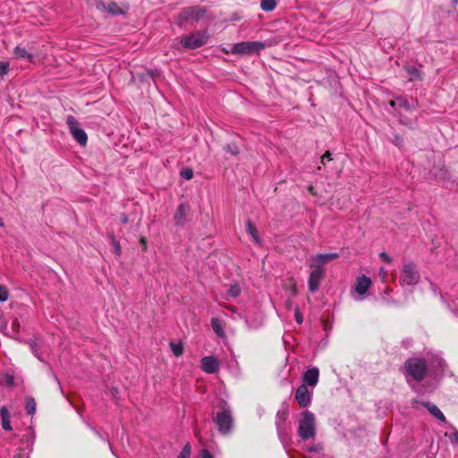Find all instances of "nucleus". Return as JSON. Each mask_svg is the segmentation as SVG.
<instances>
[{
  "instance_id": "1",
  "label": "nucleus",
  "mask_w": 458,
  "mask_h": 458,
  "mask_svg": "<svg viewBox=\"0 0 458 458\" xmlns=\"http://www.w3.org/2000/svg\"><path fill=\"white\" fill-rule=\"evenodd\" d=\"M213 420L220 434L229 435L232 433L233 428V418L232 411L226 403H224L220 407V410L213 417Z\"/></svg>"
},
{
  "instance_id": "2",
  "label": "nucleus",
  "mask_w": 458,
  "mask_h": 458,
  "mask_svg": "<svg viewBox=\"0 0 458 458\" xmlns=\"http://www.w3.org/2000/svg\"><path fill=\"white\" fill-rule=\"evenodd\" d=\"M298 436L302 440H309L314 438L316 436V419L315 415L310 411H305L301 413V418L299 420Z\"/></svg>"
},
{
  "instance_id": "3",
  "label": "nucleus",
  "mask_w": 458,
  "mask_h": 458,
  "mask_svg": "<svg viewBox=\"0 0 458 458\" xmlns=\"http://www.w3.org/2000/svg\"><path fill=\"white\" fill-rule=\"evenodd\" d=\"M405 370L407 376L411 377L417 382H420L424 379L426 375V361L419 358H411L405 362Z\"/></svg>"
},
{
  "instance_id": "4",
  "label": "nucleus",
  "mask_w": 458,
  "mask_h": 458,
  "mask_svg": "<svg viewBox=\"0 0 458 458\" xmlns=\"http://www.w3.org/2000/svg\"><path fill=\"white\" fill-rule=\"evenodd\" d=\"M206 14V9L201 6H189L181 11L178 21L181 26L184 22L194 23L202 19Z\"/></svg>"
},
{
  "instance_id": "5",
  "label": "nucleus",
  "mask_w": 458,
  "mask_h": 458,
  "mask_svg": "<svg viewBox=\"0 0 458 458\" xmlns=\"http://www.w3.org/2000/svg\"><path fill=\"white\" fill-rule=\"evenodd\" d=\"M266 47V45L262 42L258 41H245V42H240L233 44L232 46V49L230 50L233 54L237 55H250L254 53H259L260 50L264 49ZM226 53H229V51H226Z\"/></svg>"
},
{
  "instance_id": "6",
  "label": "nucleus",
  "mask_w": 458,
  "mask_h": 458,
  "mask_svg": "<svg viewBox=\"0 0 458 458\" xmlns=\"http://www.w3.org/2000/svg\"><path fill=\"white\" fill-rule=\"evenodd\" d=\"M399 280L402 285H415L419 283L420 274L413 262H406L403 265Z\"/></svg>"
},
{
  "instance_id": "7",
  "label": "nucleus",
  "mask_w": 458,
  "mask_h": 458,
  "mask_svg": "<svg viewBox=\"0 0 458 458\" xmlns=\"http://www.w3.org/2000/svg\"><path fill=\"white\" fill-rule=\"evenodd\" d=\"M208 35L206 32L195 31L191 35L183 36L181 39L185 48L196 49L207 44Z\"/></svg>"
},
{
  "instance_id": "8",
  "label": "nucleus",
  "mask_w": 458,
  "mask_h": 458,
  "mask_svg": "<svg viewBox=\"0 0 458 458\" xmlns=\"http://www.w3.org/2000/svg\"><path fill=\"white\" fill-rule=\"evenodd\" d=\"M66 123L73 139L81 146H85L88 141V136L83 129L80 127L79 122L72 115H68Z\"/></svg>"
},
{
  "instance_id": "9",
  "label": "nucleus",
  "mask_w": 458,
  "mask_h": 458,
  "mask_svg": "<svg viewBox=\"0 0 458 458\" xmlns=\"http://www.w3.org/2000/svg\"><path fill=\"white\" fill-rule=\"evenodd\" d=\"M339 257L338 253H327V254H318L310 258V267L312 270H319L321 273H324V266L325 264L337 259Z\"/></svg>"
},
{
  "instance_id": "10",
  "label": "nucleus",
  "mask_w": 458,
  "mask_h": 458,
  "mask_svg": "<svg viewBox=\"0 0 458 458\" xmlns=\"http://www.w3.org/2000/svg\"><path fill=\"white\" fill-rule=\"evenodd\" d=\"M311 394L305 384H301L295 392V399L301 408L308 407L311 403Z\"/></svg>"
},
{
  "instance_id": "11",
  "label": "nucleus",
  "mask_w": 458,
  "mask_h": 458,
  "mask_svg": "<svg viewBox=\"0 0 458 458\" xmlns=\"http://www.w3.org/2000/svg\"><path fill=\"white\" fill-rule=\"evenodd\" d=\"M200 362L202 370L208 374L216 373L220 367L219 360L214 356H206Z\"/></svg>"
},
{
  "instance_id": "12",
  "label": "nucleus",
  "mask_w": 458,
  "mask_h": 458,
  "mask_svg": "<svg viewBox=\"0 0 458 458\" xmlns=\"http://www.w3.org/2000/svg\"><path fill=\"white\" fill-rule=\"evenodd\" d=\"M323 276L324 273H321L319 270H311L308 282L310 292L316 293L318 290Z\"/></svg>"
},
{
  "instance_id": "13",
  "label": "nucleus",
  "mask_w": 458,
  "mask_h": 458,
  "mask_svg": "<svg viewBox=\"0 0 458 458\" xmlns=\"http://www.w3.org/2000/svg\"><path fill=\"white\" fill-rule=\"evenodd\" d=\"M190 212V207L186 203H182L178 206L174 219L177 225H182L187 221V216Z\"/></svg>"
},
{
  "instance_id": "14",
  "label": "nucleus",
  "mask_w": 458,
  "mask_h": 458,
  "mask_svg": "<svg viewBox=\"0 0 458 458\" xmlns=\"http://www.w3.org/2000/svg\"><path fill=\"white\" fill-rule=\"evenodd\" d=\"M14 57L17 59H25L30 64H35L38 55L28 51L24 47L17 46L13 50Z\"/></svg>"
},
{
  "instance_id": "15",
  "label": "nucleus",
  "mask_w": 458,
  "mask_h": 458,
  "mask_svg": "<svg viewBox=\"0 0 458 458\" xmlns=\"http://www.w3.org/2000/svg\"><path fill=\"white\" fill-rule=\"evenodd\" d=\"M319 370L318 368L309 369L303 375V384L315 387L318 382Z\"/></svg>"
},
{
  "instance_id": "16",
  "label": "nucleus",
  "mask_w": 458,
  "mask_h": 458,
  "mask_svg": "<svg viewBox=\"0 0 458 458\" xmlns=\"http://www.w3.org/2000/svg\"><path fill=\"white\" fill-rule=\"evenodd\" d=\"M371 285V280L366 276H359L355 285V291L362 295L367 293L369 286Z\"/></svg>"
},
{
  "instance_id": "17",
  "label": "nucleus",
  "mask_w": 458,
  "mask_h": 458,
  "mask_svg": "<svg viewBox=\"0 0 458 458\" xmlns=\"http://www.w3.org/2000/svg\"><path fill=\"white\" fill-rule=\"evenodd\" d=\"M98 9L106 11L112 15H117L123 13L122 9L119 7V5L116 3L111 2L108 4L105 3H99L98 4Z\"/></svg>"
},
{
  "instance_id": "18",
  "label": "nucleus",
  "mask_w": 458,
  "mask_h": 458,
  "mask_svg": "<svg viewBox=\"0 0 458 458\" xmlns=\"http://www.w3.org/2000/svg\"><path fill=\"white\" fill-rule=\"evenodd\" d=\"M422 404L428 409V411L430 412L432 416H434L435 418L443 422L445 421V415L436 404L429 402L422 403Z\"/></svg>"
},
{
  "instance_id": "19",
  "label": "nucleus",
  "mask_w": 458,
  "mask_h": 458,
  "mask_svg": "<svg viewBox=\"0 0 458 458\" xmlns=\"http://www.w3.org/2000/svg\"><path fill=\"white\" fill-rule=\"evenodd\" d=\"M397 107L403 108L405 110H412L416 107V102L413 99L409 100L403 97L396 98Z\"/></svg>"
},
{
  "instance_id": "20",
  "label": "nucleus",
  "mask_w": 458,
  "mask_h": 458,
  "mask_svg": "<svg viewBox=\"0 0 458 458\" xmlns=\"http://www.w3.org/2000/svg\"><path fill=\"white\" fill-rule=\"evenodd\" d=\"M2 428L6 431L13 429L10 423V413L6 407L1 408Z\"/></svg>"
},
{
  "instance_id": "21",
  "label": "nucleus",
  "mask_w": 458,
  "mask_h": 458,
  "mask_svg": "<svg viewBox=\"0 0 458 458\" xmlns=\"http://www.w3.org/2000/svg\"><path fill=\"white\" fill-rule=\"evenodd\" d=\"M246 231L251 236L253 242L256 244L259 245L261 243V240L259 238L258 230L256 229L255 225L250 220L247 221V223H246Z\"/></svg>"
},
{
  "instance_id": "22",
  "label": "nucleus",
  "mask_w": 458,
  "mask_h": 458,
  "mask_svg": "<svg viewBox=\"0 0 458 458\" xmlns=\"http://www.w3.org/2000/svg\"><path fill=\"white\" fill-rule=\"evenodd\" d=\"M242 293V289L238 284H231L229 289L226 292L227 298H236Z\"/></svg>"
},
{
  "instance_id": "23",
  "label": "nucleus",
  "mask_w": 458,
  "mask_h": 458,
  "mask_svg": "<svg viewBox=\"0 0 458 458\" xmlns=\"http://www.w3.org/2000/svg\"><path fill=\"white\" fill-rule=\"evenodd\" d=\"M276 0H262L260 4L262 10L266 12L273 11L276 8Z\"/></svg>"
},
{
  "instance_id": "24",
  "label": "nucleus",
  "mask_w": 458,
  "mask_h": 458,
  "mask_svg": "<svg viewBox=\"0 0 458 458\" xmlns=\"http://www.w3.org/2000/svg\"><path fill=\"white\" fill-rule=\"evenodd\" d=\"M211 327L216 334H217L218 335H223V328L221 326V322L218 318H213L211 319Z\"/></svg>"
},
{
  "instance_id": "25",
  "label": "nucleus",
  "mask_w": 458,
  "mask_h": 458,
  "mask_svg": "<svg viewBox=\"0 0 458 458\" xmlns=\"http://www.w3.org/2000/svg\"><path fill=\"white\" fill-rule=\"evenodd\" d=\"M110 239H111V244L114 249V252L115 253L116 256H120L122 253V249H121L119 242L115 239L114 234H111Z\"/></svg>"
},
{
  "instance_id": "26",
  "label": "nucleus",
  "mask_w": 458,
  "mask_h": 458,
  "mask_svg": "<svg viewBox=\"0 0 458 458\" xmlns=\"http://www.w3.org/2000/svg\"><path fill=\"white\" fill-rule=\"evenodd\" d=\"M407 71V73L409 74V80L410 81H414V80H417L419 77H420V72H419V70L416 69L415 67L413 66H409L407 67L406 69Z\"/></svg>"
},
{
  "instance_id": "27",
  "label": "nucleus",
  "mask_w": 458,
  "mask_h": 458,
  "mask_svg": "<svg viewBox=\"0 0 458 458\" xmlns=\"http://www.w3.org/2000/svg\"><path fill=\"white\" fill-rule=\"evenodd\" d=\"M225 150L227 153L232 154L233 156H236L240 153L239 148L235 143H229L225 147Z\"/></svg>"
},
{
  "instance_id": "28",
  "label": "nucleus",
  "mask_w": 458,
  "mask_h": 458,
  "mask_svg": "<svg viewBox=\"0 0 458 458\" xmlns=\"http://www.w3.org/2000/svg\"><path fill=\"white\" fill-rule=\"evenodd\" d=\"M26 410L29 414H34V412L36 411V403L34 399L28 398L26 400Z\"/></svg>"
},
{
  "instance_id": "29",
  "label": "nucleus",
  "mask_w": 458,
  "mask_h": 458,
  "mask_svg": "<svg viewBox=\"0 0 458 458\" xmlns=\"http://www.w3.org/2000/svg\"><path fill=\"white\" fill-rule=\"evenodd\" d=\"M170 347H171V350L173 351L174 354L177 357L181 356L183 352V347L180 344L171 343Z\"/></svg>"
},
{
  "instance_id": "30",
  "label": "nucleus",
  "mask_w": 458,
  "mask_h": 458,
  "mask_svg": "<svg viewBox=\"0 0 458 458\" xmlns=\"http://www.w3.org/2000/svg\"><path fill=\"white\" fill-rule=\"evenodd\" d=\"M191 454V445L188 443L186 444L182 452L180 453L178 458H190Z\"/></svg>"
},
{
  "instance_id": "31",
  "label": "nucleus",
  "mask_w": 458,
  "mask_h": 458,
  "mask_svg": "<svg viewBox=\"0 0 458 458\" xmlns=\"http://www.w3.org/2000/svg\"><path fill=\"white\" fill-rule=\"evenodd\" d=\"M9 297V293L6 287L3 284H0V301H5Z\"/></svg>"
},
{
  "instance_id": "32",
  "label": "nucleus",
  "mask_w": 458,
  "mask_h": 458,
  "mask_svg": "<svg viewBox=\"0 0 458 458\" xmlns=\"http://www.w3.org/2000/svg\"><path fill=\"white\" fill-rule=\"evenodd\" d=\"M9 71L8 62H0V77H4Z\"/></svg>"
},
{
  "instance_id": "33",
  "label": "nucleus",
  "mask_w": 458,
  "mask_h": 458,
  "mask_svg": "<svg viewBox=\"0 0 458 458\" xmlns=\"http://www.w3.org/2000/svg\"><path fill=\"white\" fill-rule=\"evenodd\" d=\"M181 175L186 180H191L193 177V171L191 168H185L181 171Z\"/></svg>"
},
{
  "instance_id": "34",
  "label": "nucleus",
  "mask_w": 458,
  "mask_h": 458,
  "mask_svg": "<svg viewBox=\"0 0 458 458\" xmlns=\"http://www.w3.org/2000/svg\"><path fill=\"white\" fill-rule=\"evenodd\" d=\"M323 450L322 444H317L307 447V451L310 453H318Z\"/></svg>"
},
{
  "instance_id": "35",
  "label": "nucleus",
  "mask_w": 458,
  "mask_h": 458,
  "mask_svg": "<svg viewBox=\"0 0 458 458\" xmlns=\"http://www.w3.org/2000/svg\"><path fill=\"white\" fill-rule=\"evenodd\" d=\"M199 458H214V457L208 450L202 449L199 452Z\"/></svg>"
},
{
  "instance_id": "36",
  "label": "nucleus",
  "mask_w": 458,
  "mask_h": 458,
  "mask_svg": "<svg viewBox=\"0 0 458 458\" xmlns=\"http://www.w3.org/2000/svg\"><path fill=\"white\" fill-rule=\"evenodd\" d=\"M295 320L297 321L298 324H301L302 321H303V318H302V315L301 313L300 312L299 309H296L295 310Z\"/></svg>"
},
{
  "instance_id": "37",
  "label": "nucleus",
  "mask_w": 458,
  "mask_h": 458,
  "mask_svg": "<svg viewBox=\"0 0 458 458\" xmlns=\"http://www.w3.org/2000/svg\"><path fill=\"white\" fill-rule=\"evenodd\" d=\"M379 257L384 260L385 262L390 263L392 261V258L386 254V252H381L379 254Z\"/></svg>"
},
{
  "instance_id": "38",
  "label": "nucleus",
  "mask_w": 458,
  "mask_h": 458,
  "mask_svg": "<svg viewBox=\"0 0 458 458\" xmlns=\"http://www.w3.org/2000/svg\"><path fill=\"white\" fill-rule=\"evenodd\" d=\"M449 438L451 440L452 443H456L458 444V431H455L454 433H452L450 436H449Z\"/></svg>"
},
{
  "instance_id": "39",
  "label": "nucleus",
  "mask_w": 458,
  "mask_h": 458,
  "mask_svg": "<svg viewBox=\"0 0 458 458\" xmlns=\"http://www.w3.org/2000/svg\"><path fill=\"white\" fill-rule=\"evenodd\" d=\"M140 244H141V246H142V250H147V248H148V245H147V238H146V237H144V236L140 237Z\"/></svg>"
},
{
  "instance_id": "40",
  "label": "nucleus",
  "mask_w": 458,
  "mask_h": 458,
  "mask_svg": "<svg viewBox=\"0 0 458 458\" xmlns=\"http://www.w3.org/2000/svg\"><path fill=\"white\" fill-rule=\"evenodd\" d=\"M330 160L331 159V153L329 151H327L322 157H321V163L325 164V160Z\"/></svg>"
},
{
  "instance_id": "41",
  "label": "nucleus",
  "mask_w": 458,
  "mask_h": 458,
  "mask_svg": "<svg viewBox=\"0 0 458 458\" xmlns=\"http://www.w3.org/2000/svg\"><path fill=\"white\" fill-rule=\"evenodd\" d=\"M379 276H380V277L382 278V280H385V279H386V276H387V272H386V270L384 267H381V268L379 269Z\"/></svg>"
},
{
  "instance_id": "42",
  "label": "nucleus",
  "mask_w": 458,
  "mask_h": 458,
  "mask_svg": "<svg viewBox=\"0 0 458 458\" xmlns=\"http://www.w3.org/2000/svg\"><path fill=\"white\" fill-rule=\"evenodd\" d=\"M120 219H121V222H122L123 224H127V223H128V216H127V215H126V214H124V213L121 214V216H120Z\"/></svg>"
},
{
  "instance_id": "43",
  "label": "nucleus",
  "mask_w": 458,
  "mask_h": 458,
  "mask_svg": "<svg viewBox=\"0 0 458 458\" xmlns=\"http://www.w3.org/2000/svg\"><path fill=\"white\" fill-rule=\"evenodd\" d=\"M308 191L310 194H312L313 196H316L317 195V192L315 191V189L312 185H310L308 187Z\"/></svg>"
},
{
  "instance_id": "44",
  "label": "nucleus",
  "mask_w": 458,
  "mask_h": 458,
  "mask_svg": "<svg viewBox=\"0 0 458 458\" xmlns=\"http://www.w3.org/2000/svg\"><path fill=\"white\" fill-rule=\"evenodd\" d=\"M395 101H396V98L389 101V105H390L392 107H394H394H397V103H395Z\"/></svg>"
},
{
  "instance_id": "45",
  "label": "nucleus",
  "mask_w": 458,
  "mask_h": 458,
  "mask_svg": "<svg viewBox=\"0 0 458 458\" xmlns=\"http://www.w3.org/2000/svg\"><path fill=\"white\" fill-rule=\"evenodd\" d=\"M31 350H32V352L34 353L35 356H37L38 359H40L39 355L38 354L36 349H35V345H31Z\"/></svg>"
},
{
  "instance_id": "46",
  "label": "nucleus",
  "mask_w": 458,
  "mask_h": 458,
  "mask_svg": "<svg viewBox=\"0 0 458 458\" xmlns=\"http://www.w3.org/2000/svg\"><path fill=\"white\" fill-rule=\"evenodd\" d=\"M0 226H4V221L1 217H0Z\"/></svg>"
},
{
  "instance_id": "47",
  "label": "nucleus",
  "mask_w": 458,
  "mask_h": 458,
  "mask_svg": "<svg viewBox=\"0 0 458 458\" xmlns=\"http://www.w3.org/2000/svg\"><path fill=\"white\" fill-rule=\"evenodd\" d=\"M456 2H458V0H455Z\"/></svg>"
}]
</instances>
